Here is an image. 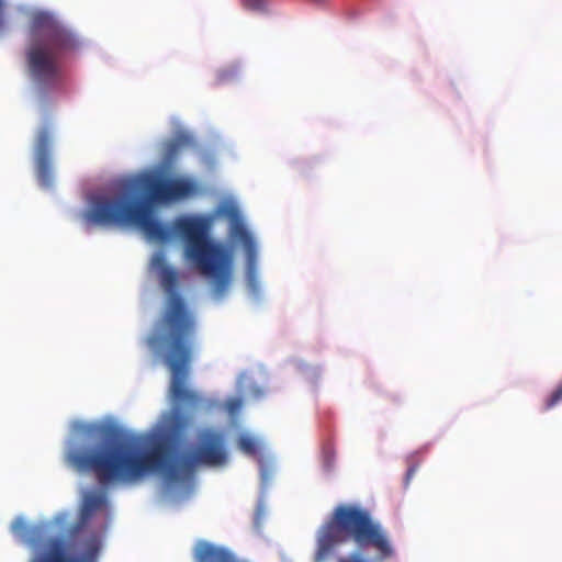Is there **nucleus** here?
Returning a JSON list of instances; mask_svg holds the SVG:
<instances>
[{
  "label": "nucleus",
  "instance_id": "f257e3e1",
  "mask_svg": "<svg viewBox=\"0 0 562 562\" xmlns=\"http://www.w3.org/2000/svg\"><path fill=\"white\" fill-rule=\"evenodd\" d=\"M140 437H128L114 445L81 451L70 450L68 462L79 471L92 472L100 484L136 483L146 475L161 472L170 483L193 476L200 465L221 467L227 462L223 431L206 427L196 432L193 450L175 456L166 438H154L147 449Z\"/></svg>",
  "mask_w": 562,
  "mask_h": 562
},
{
  "label": "nucleus",
  "instance_id": "f03ea898",
  "mask_svg": "<svg viewBox=\"0 0 562 562\" xmlns=\"http://www.w3.org/2000/svg\"><path fill=\"white\" fill-rule=\"evenodd\" d=\"M195 184L186 178H164L155 171H144L116 182L106 194L93 196L80 213L87 231L95 226H136L148 239L167 241L171 229L153 216V205L191 195Z\"/></svg>",
  "mask_w": 562,
  "mask_h": 562
},
{
  "label": "nucleus",
  "instance_id": "7ed1b4c3",
  "mask_svg": "<svg viewBox=\"0 0 562 562\" xmlns=\"http://www.w3.org/2000/svg\"><path fill=\"white\" fill-rule=\"evenodd\" d=\"M150 267L158 274L168 297L146 344L171 373L170 395L173 401L190 409H198L203 398L187 386L193 355L195 317L178 292L179 272L168 265L164 251L154 254Z\"/></svg>",
  "mask_w": 562,
  "mask_h": 562
},
{
  "label": "nucleus",
  "instance_id": "20e7f679",
  "mask_svg": "<svg viewBox=\"0 0 562 562\" xmlns=\"http://www.w3.org/2000/svg\"><path fill=\"white\" fill-rule=\"evenodd\" d=\"M30 44L25 50L29 75L38 93L46 95L61 81V54L77 45L74 34L52 14H33L30 25Z\"/></svg>",
  "mask_w": 562,
  "mask_h": 562
},
{
  "label": "nucleus",
  "instance_id": "39448f33",
  "mask_svg": "<svg viewBox=\"0 0 562 562\" xmlns=\"http://www.w3.org/2000/svg\"><path fill=\"white\" fill-rule=\"evenodd\" d=\"M175 232L186 243L184 254L194 268L213 285V295L221 299L233 276L232 249L210 238V222L202 217H179Z\"/></svg>",
  "mask_w": 562,
  "mask_h": 562
},
{
  "label": "nucleus",
  "instance_id": "423d86ee",
  "mask_svg": "<svg viewBox=\"0 0 562 562\" xmlns=\"http://www.w3.org/2000/svg\"><path fill=\"white\" fill-rule=\"evenodd\" d=\"M108 505V498L101 492H88L82 498L78 521L69 530L68 541L49 539L45 550L33 557L31 562L49 561L57 558L61 562H97L102 548V536L97 531H87L88 520L98 510Z\"/></svg>",
  "mask_w": 562,
  "mask_h": 562
},
{
  "label": "nucleus",
  "instance_id": "0eeeda50",
  "mask_svg": "<svg viewBox=\"0 0 562 562\" xmlns=\"http://www.w3.org/2000/svg\"><path fill=\"white\" fill-rule=\"evenodd\" d=\"M353 541L359 548H372L375 551L371 560L353 552V562H383L394 557V548L386 531L370 514L353 506Z\"/></svg>",
  "mask_w": 562,
  "mask_h": 562
},
{
  "label": "nucleus",
  "instance_id": "6e6552de",
  "mask_svg": "<svg viewBox=\"0 0 562 562\" xmlns=\"http://www.w3.org/2000/svg\"><path fill=\"white\" fill-rule=\"evenodd\" d=\"M350 536L351 506H340L336 509L331 520L321 531L317 560H323L336 543L347 540Z\"/></svg>",
  "mask_w": 562,
  "mask_h": 562
},
{
  "label": "nucleus",
  "instance_id": "1a4fd4ad",
  "mask_svg": "<svg viewBox=\"0 0 562 562\" xmlns=\"http://www.w3.org/2000/svg\"><path fill=\"white\" fill-rule=\"evenodd\" d=\"M52 145L53 132L52 128L45 124L40 127L35 137L34 159L37 179L40 183L46 188L50 187L53 182Z\"/></svg>",
  "mask_w": 562,
  "mask_h": 562
},
{
  "label": "nucleus",
  "instance_id": "9d476101",
  "mask_svg": "<svg viewBox=\"0 0 562 562\" xmlns=\"http://www.w3.org/2000/svg\"><path fill=\"white\" fill-rule=\"evenodd\" d=\"M232 236L243 244L246 255V276L251 290H257V245L241 222H235L232 226Z\"/></svg>",
  "mask_w": 562,
  "mask_h": 562
},
{
  "label": "nucleus",
  "instance_id": "9b49d317",
  "mask_svg": "<svg viewBox=\"0 0 562 562\" xmlns=\"http://www.w3.org/2000/svg\"><path fill=\"white\" fill-rule=\"evenodd\" d=\"M11 531L24 543L33 549L38 548L45 540L48 524L29 525L24 519L16 518L11 526Z\"/></svg>",
  "mask_w": 562,
  "mask_h": 562
},
{
  "label": "nucleus",
  "instance_id": "f8f14e48",
  "mask_svg": "<svg viewBox=\"0 0 562 562\" xmlns=\"http://www.w3.org/2000/svg\"><path fill=\"white\" fill-rule=\"evenodd\" d=\"M78 432L86 441L111 442L116 437V429L102 423L80 424Z\"/></svg>",
  "mask_w": 562,
  "mask_h": 562
},
{
  "label": "nucleus",
  "instance_id": "ddd939ff",
  "mask_svg": "<svg viewBox=\"0 0 562 562\" xmlns=\"http://www.w3.org/2000/svg\"><path fill=\"white\" fill-rule=\"evenodd\" d=\"M189 424L190 418L177 409L167 417L165 428L170 436L178 438L182 436Z\"/></svg>",
  "mask_w": 562,
  "mask_h": 562
},
{
  "label": "nucleus",
  "instance_id": "4468645a",
  "mask_svg": "<svg viewBox=\"0 0 562 562\" xmlns=\"http://www.w3.org/2000/svg\"><path fill=\"white\" fill-rule=\"evenodd\" d=\"M423 462V456L422 452L415 451L407 456L406 458V464H407V471L404 477V486L408 487L412 479L414 477L416 471L418 470L420 463Z\"/></svg>",
  "mask_w": 562,
  "mask_h": 562
},
{
  "label": "nucleus",
  "instance_id": "2eb2a0df",
  "mask_svg": "<svg viewBox=\"0 0 562 562\" xmlns=\"http://www.w3.org/2000/svg\"><path fill=\"white\" fill-rule=\"evenodd\" d=\"M239 449L250 456H254L258 451V443L256 439L249 435H241L238 438Z\"/></svg>",
  "mask_w": 562,
  "mask_h": 562
},
{
  "label": "nucleus",
  "instance_id": "dca6fc26",
  "mask_svg": "<svg viewBox=\"0 0 562 562\" xmlns=\"http://www.w3.org/2000/svg\"><path fill=\"white\" fill-rule=\"evenodd\" d=\"M562 401V382L558 384L555 390L548 396L543 404V411H549Z\"/></svg>",
  "mask_w": 562,
  "mask_h": 562
},
{
  "label": "nucleus",
  "instance_id": "f3484780",
  "mask_svg": "<svg viewBox=\"0 0 562 562\" xmlns=\"http://www.w3.org/2000/svg\"><path fill=\"white\" fill-rule=\"evenodd\" d=\"M335 453L330 447H325L322 452V465L326 472L334 467Z\"/></svg>",
  "mask_w": 562,
  "mask_h": 562
},
{
  "label": "nucleus",
  "instance_id": "a211bd4d",
  "mask_svg": "<svg viewBox=\"0 0 562 562\" xmlns=\"http://www.w3.org/2000/svg\"><path fill=\"white\" fill-rule=\"evenodd\" d=\"M243 405V400L241 398H238V397H235V398H231L229 401H227L226 403V407H227V411L232 414L236 413L237 411H239V408L241 407Z\"/></svg>",
  "mask_w": 562,
  "mask_h": 562
},
{
  "label": "nucleus",
  "instance_id": "6ab92c4d",
  "mask_svg": "<svg viewBox=\"0 0 562 562\" xmlns=\"http://www.w3.org/2000/svg\"><path fill=\"white\" fill-rule=\"evenodd\" d=\"M244 5L248 10L260 11L263 9V1L262 0H245Z\"/></svg>",
  "mask_w": 562,
  "mask_h": 562
},
{
  "label": "nucleus",
  "instance_id": "aec40b11",
  "mask_svg": "<svg viewBox=\"0 0 562 562\" xmlns=\"http://www.w3.org/2000/svg\"><path fill=\"white\" fill-rule=\"evenodd\" d=\"M4 9H5V2H4V0H0V34L5 29Z\"/></svg>",
  "mask_w": 562,
  "mask_h": 562
},
{
  "label": "nucleus",
  "instance_id": "412c9836",
  "mask_svg": "<svg viewBox=\"0 0 562 562\" xmlns=\"http://www.w3.org/2000/svg\"><path fill=\"white\" fill-rule=\"evenodd\" d=\"M178 146H179V144H178V143H172V144L170 145V149H169V150H170V151H176V150H177V148H178Z\"/></svg>",
  "mask_w": 562,
  "mask_h": 562
},
{
  "label": "nucleus",
  "instance_id": "4be33fe9",
  "mask_svg": "<svg viewBox=\"0 0 562 562\" xmlns=\"http://www.w3.org/2000/svg\"><path fill=\"white\" fill-rule=\"evenodd\" d=\"M255 394H256V396H260V395L262 394V392H261L259 389H257V390L255 391Z\"/></svg>",
  "mask_w": 562,
  "mask_h": 562
},
{
  "label": "nucleus",
  "instance_id": "5701e85b",
  "mask_svg": "<svg viewBox=\"0 0 562 562\" xmlns=\"http://www.w3.org/2000/svg\"><path fill=\"white\" fill-rule=\"evenodd\" d=\"M340 562H351V559H340Z\"/></svg>",
  "mask_w": 562,
  "mask_h": 562
}]
</instances>
